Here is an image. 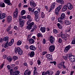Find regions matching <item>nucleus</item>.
<instances>
[{
	"label": "nucleus",
	"instance_id": "obj_27",
	"mask_svg": "<svg viewBox=\"0 0 75 75\" xmlns=\"http://www.w3.org/2000/svg\"><path fill=\"white\" fill-rule=\"evenodd\" d=\"M8 37L7 36L5 37L4 39V41H6V42H8Z\"/></svg>",
	"mask_w": 75,
	"mask_h": 75
},
{
	"label": "nucleus",
	"instance_id": "obj_7",
	"mask_svg": "<svg viewBox=\"0 0 75 75\" xmlns=\"http://www.w3.org/2000/svg\"><path fill=\"white\" fill-rule=\"evenodd\" d=\"M68 59H69L70 60L71 62H75V56H71Z\"/></svg>",
	"mask_w": 75,
	"mask_h": 75
},
{
	"label": "nucleus",
	"instance_id": "obj_59",
	"mask_svg": "<svg viewBox=\"0 0 75 75\" xmlns=\"http://www.w3.org/2000/svg\"><path fill=\"white\" fill-rule=\"evenodd\" d=\"M62 39L61 38H59L58 40L59 42V43H61V42H62Z\"/></svg>",
	"mask_w": 75,
	"mask_h": 75
},
{
	"label": "nucleus",
	"instance_id": "obj_57",
	"mask_svg": "<svg viewBox=\"0 0 75 75\" xmlns=\"http://www.w3.org/2000/svg\"><path fill=\"white\" fill-rule=\"evenodd\" d=\"M25 48L27 50H28L29 49V47H28V46L27 45H26L25 46Z\"/></svg>",
	"mask_w": 75,
	"mask_h": 75
},
{
	"label": "nucleus",
	"instance_id": "obj_51",
	"mask_svg": "<svg viewBox=\"0 0 75 75\" xmlns=\"http://www.w3.org/2000/svg\"><path fill=\"white\" fill-rule=\"evenodd\" d=\"M60 64L62 66H63V65H64V64H65V62H64V61H62L61 62Z\"/></svg>",
	"mask_w": 75,
	"mask_h": 75
},
{
	"label": "nucleus",
	"instance_id": "obj_34",
	"mask_svg": "<svg viewBox=\"0 0 75 75\" xmlns=\"http://www.w3.org/2000/svg\"><path fill=\"white\" fill-rule=\"evenodd\" d=\"M35 20L37 22H38L40 20V19L38 18V16H35Z\"/></svg>",
	"mask_w": 75,
	"mask_h": 75
},
{
	"label": "nucleus",
	"instance_id": "obj_55",
	"mask_svg": "<svg viewBox=\"0 0 75 75\" xmlns=\"http://www.w3.org/2000/svg\"><path fill=\"white\" fill-rule=\"evenodd\" d=\"M50 64H54V65H55L56 64V62L55 61H53L51 62H50Z\"/></svg>",
	"mask_w": 75,
	"mask_h": 75
},
{
	"label": "nucleus",
	"instance_id": "obj_11",
	"mask_svg": "<svg viewBox=\"0 0 75 75\" xmlns=\"http://www.w3.org/2000/svg\"><path fill=\"white\" fill-rule=\"evenodd\" d=\"M30 4L31 7H35L36 6V4L33 1H31L30 2Z\"/></svg>",
	"mask_w": 75,
	"mask_h": 75
},
{
	"label": "nucleus",
	"instance_id": "obj_28",
	"mask_svg": "<svg viewBox=\"0 0 75 75\" xmlns=\"http://www.w3.org/2000/svg\"><path fill=\"white\" fill-rule=\"evenodd\" d=\"M7 59L9 62H11L12 61V58L11 56L8 57H7Z\"/></svg>",
	"mask_w": 75,
	"mask_h": 75
},
{
	"label": "nucleus",
	"instance_id": "obj_10",
	"mask_svg": "<svg viewBox=\"0 0 75 75\" xmlns=\"http://www.w3.org/2000/svg\"><path fill=\"white\" fill-rule=\"evenodd\" d=\"M70 48H71V46L70 45H69L67 47H66L64 49V52H67L68 51Z\"/></svg>",
	"mask_w": 75,
	"mask_h": 75
},
{
	"label": "nucleus",
	"instance_id": "obj_44",
	"mask_svg": "<svg viewBox=\"0 0 75 75\" xmlns=\"http://www.w3.org/2000/svg\"><path fill=\"white\" fill-rule=\"evenodd\" d=\"M18 53L19 55H22L23 54V51L21 49L20 51L18 52Z\"/></svg>",
	"mask_w": 75,
	"mask_h": 75
},
{
	"label": "nucleus",
	"instance_id": "obj_60",
	"mask_svg": "<svg viewBox=\"0 0 75 75\" xmlns=\"http://www.w3.org/2000/svg\"><path fill=\"white\" fill-rule=\"evenodd\" d=\"M34 69H35L34 71L33 72L34 73L35 72H36V69H37V67H34Z\"/></svg>",
	"mask_w": 75,
	"mask_h": 75
},
{
	"label": "nucleus",
	"instance_id": "obj_53",
	"mask_svg": "<svg viewBox=\"0 0 75 75\" xmlns=\"http://www.w3.org/2000/svg\"><path fill=\"white\" fill-rule=\"evenodd\" d=\"M34 22H32L29 25L31 27H33V25H34Z\"/></svg>",
	"mask_w": 75,
	"mask_h": 75
},
{
	"label": "nucleus",
	"instance_id": "obj_22",
	"mask_svg": "<svg viewBox=\"0 0 75 75\" xmlns=\"http://www.w3.org/2000/svg\"><path fill=\"white\" fill-rule=\"evenodd\" d=\"M40 30L42 33H45V28L42 27L40 28Z\"/></svg>",
	"mask_w": 75,
	"mask_h": 75
},
{
	"label": "nucleus",
	"instance_id": "obj_4",
	"mask_svg": "<svg viewBox=\"0 0 75 75\" xmlns=\"http://www.w3.org/2000/svg\"><path fill=\"white\" fill-rule=\"evenodd\" d=\"M72 56H74V55H72V53H70L69 54H67L66 56H64L63 57V58L66 61L67 59H68L70 58V57H71Z\"/></svg>",
	"mask_w": 75,
	"mask_h": 75
},
{
	"label": "nucleus",
	"instance_id": "obj_36",
	"mask_svg": "<svg viewBox=\"0 0 75 75\" xmlns=\"http://www.w3.org/2000/svg\"><path fill=\"white\" fill-rule=\"evenodd\" d=\"M57 25L59 28V29H61V30H62V27L60 25V24H59V23H58L57 24Z\"/></svg>",
	"mask_w": 75,
	"mask_h": 75
},
{
	"label": "nucleus",
	"instance_id": "obj_21",
	"mask_svg": "<svg viewBox=\"0 0 75 75\" xmlns=\"http://www.w3.org/2000/svg\"><path fill=\"white\" fill-rule=\"evenodd\" d=\"M12 19V18L11 16H8V18H7V20L8 22H10L11 21V19Z\"/></svg>",
	"mask_w": 75,
	"mask_h": 75
},
{
	"label": "nucleus",
	"instance_id": "obj_2",
	"mask_svg": "<svg viewBox=\"0 0 75 75\" xmlns=\"http://www.w3.org/2000/svg\"><path fill=\"white\" fill-rule=\"evenodd\" d=\"M18 21L19 22L20 24L21 25V28H22V27H23L24 25V20L21 18H20L19 19Z\"/></svg>",
	"mask_w": 75,
	"mask_h": 75
},
{
	"label": "nucleus",
	"instance_id": "obj_49",
	"mask_svg": "<svg viewBox=\"0 0 75 75\" xmlns=\"http://www.w3.org/2000/svg\"><path fill=\"white\" fill-rule=\"evenodd\" d=\"M13 17L14 18H16L17 16V15H18V14L16 13H14L13 14Z\"/></svg>",
	"mask_w": 75,
	"mask_h": 75
},
{
	"label": "nucleus",
	"instance_id": "obj_30",
	"mask_svg": "<svg viewBox=\"0 0 75 75\" xmlns=\"http://www.w3.org/2000/svg\"><path fill=\"white\" fill-rule=\"evenodd\" d=\"M25 10H22V11H21V14L22 16H23L24 14H25Z\"/></svg>",
	"mask_w": 75,
	"mask_h": 75
},
{
	"label": "nucleus",
	"instance_id": "obj_29",
	"mask_svg": "<svg viewBox=\"0 0 75 75\" xmlns=\"http://www.w3.org/2000/svg\"><path fill=\"white\" fill-rule=\"evenodd\" d=\"M6 18V16H5V14L3 13L1 14V19H3V18Z\"/></svg>",
	"mask_w": 75,
	"mask_h": 75
},
{
	"label": "nucleus",
	"instance_id": "obj_50",
	"mask_svg": "<svg viewBox=\"0 0 75 75\" xmlns=\"http://www.w3.org/2000/svg\"><path fill=\"white\" fill-rule=\"evenodd\" d=\"M62 65H61V64H58V67L59 69H61L62 68Z\"/></svg>",
	"mask_w": 75,
	"mask_h": 75
},
{
	"label": "nucleus",
	"instance_id": "obj_20",
	"mask_svg": "<svg viewBox=\"0 0 75 75\" xmlns=\"http://www.w3.org/2000/svg\"><path fill=\"white\" fill-rule=\"evenodd\" d=\"M38 12L37 11H36L34 12V14L35 15V17H38Z\"/></svg>",
	"mask_w": 75,
	"mask_h": 75
},
{
	"label": "nucleus",
	"instance_id": "obj_13",
	"mask_svg": "<svg viewBox=\"0 0 75 75\" xmlns=\"http://www.w3.org/2000/svg\"><path fill=\"white\" fill-rule=\"evenodd\" d=\"M56 1L61 4H64L65 3V2L63 0H57Z\"/></svg>",
	"mask_w": 75,
	"mask_h": 75
},
{
	"label": "nucleus",
	"instance_id": "obj_62",
	"mask_svg": "<svg viewBox=\"0 0 75 75\" xmlns=\"http://www.w3.org/2000/svg\"><path fill=\"white\" fill-rule=\"evenodd\" d=\"M42 75H47V74H46V72L45 71H43L42 72Z\"/></svg>",
	"mask_w": 75,
	"mask_h": 75
},
{
	"label": "nucleus",
	"instance_id": "obj_58",
	"mask_svg": "<svg viewBox=\"0 0 75 75\" xmlns=\"http://www.w3.org/2000/svg\"><path fill=\"white\" fill-rule=\"evenodd\" d=\"M13 45L12 43L11 42H10L9 43H8V46H11Z\"/></svg>",
	"mask_w": 75,
	"mask_h": 75
},
{
	"label": "nucleus",
	"instance_id": "obj_26",
	"mask_svg": "<svg viewBox=\"0 0 75 75\" xmlns=\"http://www.w3.org/2000/svg\"><path fill=\"white\" fill-rule=\"evenodd\" d=\"M60 17L62 19H64L65 17V13H62L61 16Z\"/></svg>",
	"mask_w": 75,
	"mask_h": 75
},
{
	"label": "nucleus",
	"instance_id": "obj_1",
	"mask_svg": "<svg viewBox=\"0 0 75 75\" xmlns=\"http://www.w3.org/2000/svg\"><path fill=\"white\" fill-rule=\"evenodd\" d=\"M14 70L13 69H11L10 71V75H17L20 74V72L18 71H16L13 72Z\"/></svg>",
	"mask_w": 75,
	"mask_h": 75
},
{
	"label": "nucleus",
	"instance_id": "obj_3",
	"mask_svg": "<svg viewBox=\"0 0 75 75\" xmlns=\"http://www.w3.org/2000/svg\"><path fill=\"white\" fill-rule=\"evenodd\" d=\"M67 6L68 9L71 10L73 8V6L70 3H68L66 4Z\"/></svg>",
	"mask_w": 75,
	"mask_h": 75
},
{
	"label": "nucleus",
	"instance_id": "obj_6",
	"mask_svg": "<svg viewBox=\"0 0 75 75\" xmlns=\"http://www.w3.org/2000/svg\"><path fill=\"white\" fill-rule=\"evenodd\" d=\"M55 49V46L54 45H50L49 47V50L50 52H53Z\"/></svg>",
	"mask_w": 75,
	"mask_h": 75
},
{
	"label": "nucleus",
	"instance_id": "obj_64",
	"mask_svg": "<svg viewBox=\"0 0 75 75\" xmlns=\"http://www.w3.org/2000/svg\"><path fill=\"white\" fill-rule=\"evenodd\" d=\"M37 62L38 65H40V64H41V62L40 60H38Z\"/></svg>",
	"mask_w": 75,
	"mask_h": 75
},
{
	"label": "nucleus",
	"instance_id": "obj_37",
	"mask_svg": "<svg viewBox=\"0 0 75 75\" xmlns=\"http://www.w3.org/2000/svg\"><path fill=\"white\" fill-rule=\"evenodd\" d=\"M21 43H22L21 41V40L18 41L17 42V45H20L21 44Z\"/></svg>",
	"mask_w": 75,
	"mask_h": 75
},
{
	"label": "nucleus",
	"instance_id": "obj_12",
	"mask_svg": "<svg viewBox=\"0 0 75 75\" xmlns=\"http://www.w3.org/2000/svg\"><path fill=\"white\" fill-rule=\"evenodd\" d=\"M29 49L32 51H35L36 50V47L33 45H31L29 47Z\"/></svg>",
	"mask_w": 75,
	"mask_h": 75
},
{
	"label": "nucleus",
	"instance_id": "obj_5",
	"mask_svg": "<svg viewBox=\"0 0 75 75\" xmlns=\"http://www.w3.org/2000/svg\"><path fill=\"white\" fill-rule=\"evenodd\" d=\"M31 74V71H30L29 69H27L25 71L24 75H30Z\"/></svg>",
	"mask_w": 75,
	"mask_h": 75
},
{
	"label": "nucleus",
	"instance_id": "obj_31",
	"mask_svg": "<svg viewBox=\"0 0 75 75\" xmlns=\"http://www.w3.org/2000/svg\"><path fill=\"white\" fill-rule=\"evenodd\" d=\"M0 6L1 7H5V4L4 3L0 2Z\"/></svg>",
	"mask_w": 75,
	"mask_h": 75
},
{
	"label": "nucleus",
	"instance_id": "obj_24",
	"mask_svg": "<svg viewBox=\"0 0 75 75\" xmlns=\"http://www.w3.org/2000/svg\"><path fill=\"white\" fill-rule=\"evenodd\" d=\"M64 24L67 25H68L71 24V22H70L69 21H68L67 20L64 21Z\"/></svg>",
	"mask_w": 75,
	"mask_h": 75
},
{
	"label": "nucleus",
	"instance_id": "obj_23",
	"mask_svg": "<svg viewBox=\"0 0 75 75\" xmlns=\"http://www.w3.org/2000/svg\"><path fill=\"white\" fill-rule=\"evenodd\" d=\"M55 6V2H54L53 3H52L51 6H50V8H52V9H54Z\"/></svg>",
	"mask_w": 75,
	"mask_h": 75
},
{
	"label": "nucleus",
	"instance_id": "obj_35",
	"mask_svg": "<svg viewBox=\"0 0 75 75\" xmlns=\"http://www.w3.org/2000/svg\"><path fill=\"white\" fill-rule=\"evenodd\" d=\"M59 11H60L59 10L57 9V8H56V9H55V14L56 15L58 14Z\"/></svg>",
	"mask_w": 75,
	"mask_h": 75
},
{
	"label": "nucleus",
	"instance_id": "obj_54",
	"mask_svg": "<svg viewBox=\"0 0 75 75\" xmlns=\"http://www.w3.org/2000/svg\"><path fill=\"white\" fill-rule=\"evenodd\" d=\"M4 63H3L1 64V65L0 66V69H2L3 68V67H4Z\"/></svg>",
	"mask_w": 75,
	"mask_h": 75
},
{
	"label": "nucleus",
	"instance_id": "obj_40",
	"mask_svg": "<svg viewBox=\"0 0 75 75\" xmlns=\"http://www.w3.org/2000/svg\"><path fill=\"white\" fill-rule=\"evenodd\" d=\"M51 71L50 70L47 71L46 72V75L48 74V75H50L51 74Z\"/></svg>",
	"mask_w": 75,
	"mask_h": 75
},
{
	"label": "nucleus",
	"instance_id": "obj_14",
	"mask_svg": "<svg viewBox=\"0 0 75 75\" xmlns=\"http://www.w3.org/2000/svg\"><path fill=\"white\" fill-rule=\"evenodd\" d=\"M2 47H4L5 48H6L7 47H8V42H7L5 43V44H3L2 45Z\"/></svg>",
	"mask_w": 75,
	"mask_h": 75
},
{
	"label": "nucleus",
	"instance_id": "obj_8",
	"mask_svg": "<svg viewBox=\"0 0 75 75\" xmlns=\"http://www.w3.org/2000/svg\"><path fill=\"white\" fill-rule=\"evenodd\" d=\"M55 39L52 36H51L50 37V41L51 44H53L54 42V40Z\"/></svg>",
	"mask_w": 75,
	"mask_h": 75
},
{
	"label": "nucleus",
	"instance_id": "obj_63",
	"mask_svg": "<svg viewBox=\"0 0 75 75\" xmlns=\"http://www.w3.org/2000/svg\"><path fill=\"white\" fill-rule=\"evenodd\" d=\"M47 52L46 51L43 52L42 53V55H44L45 54H47Z\"/></svg>",
	"mask_w": 75,
	"mask_h": 75
},
{
	"label": "nucleus",
	"instance_id": "obj_16",
	"mask_svg": "<svg viewBox=\"0 0 75 75\" xmlns=\"http://www.w3.org/2000/svg\"><path fill=\"white\" fill-rule=\"evenodd\" d=\"M29 43L30 44H33L34 43V39L32 38H30L29 40Z\"/></svg>",
	"mask_w": 75,
	"mask_h": 75
},
{
	"label": "nucleus",
	"instance_id": "obj_41",
	"mask_svg": "<svg viewBox=\"0 0 75 75\" xmlns=\"http://www.w3.org/2000/svg\"><path fill=\"white\" fill-rule=\"evenodd\" d=\"M62 20H63V19L61 18V17L59 18L58 19V22H61V21H62Z\"/></svg>",
	"mask_w": 75,
	"mask_h": 75
},
{
	"label": "nucleus",
	"instance_id": "obj_25",
	"mask_svg": "<svg viewBox=\"0 0 75 75\" xmlns=\"http://www.w3.org/2000/svg\"><path fill=\"white\" fill-rule=\"evenodd\" d=\"M34 52H31L30 54V57H34Z\"/></svg>",
	"mask_w": 75,
	"mask_h": 75
},
{
	"label": "nucleus",
	"instance_id": "obj_17",
	"mask_svg": "<svg viewBox=\"0 0 75 75\" xmlns=\"http://www.w3.org/2000/svg\"><path fill=\"white\" fill-rule=\"evenodd\" d=\"M21 50L20 47H18L16 48V50H15V52L16 53V54H17V52H20V51Z\"/></svg>",
	"mask_w": 75,
	"mask_h": 75
},
{
	"label": "nucleus",
	"instance_id": "obj_56",
	"mask_svg": "<svg viewBox=\"0 0 75 75\" xmlns=\"http://www.w3.org/2000/svg\"><path fill=\"white\" fill-rule=\"evenodd\" d=\"M35 10V8L34 7H33L31 8V11L32 13H33Z\"/></svg>",
	"mask_w": 75,
	"mask_h": 75
},
{
	"label": "nucleus",
	"instance_id": "obj_32",
	"mask_svg": "<svg viewBox=\"0 0 75 75\" xmlns=\"http://www.w3.org/2000/svg\"><path fill=\"white\" fill-rule=\"evenodd\" d=\"M13 61H15L16 60H17V59H18V57L16 56H14L13 57Z\"/></svg>",
	"mask_w": 75,
	"mask_h": 75
},
{
	"label": "nucleus",
	"instance_id": "obj_38",
	"mask_svg": "<svg viewBox=\"0 0 75 75\" xmlns=\"http://www.w3.org/2000/svg\"><path fill=\"white\" fill-rule=\"evenodd\" d=\"M62 7V5H59L58 7H57L56 8H57L59 10H60L61 9Z\"/></svg>",
	"mask_w": 75,
	"mask_h": 75
},
{
	"label": "nucleus",
	"instance_id": "obj_48",
	"mask_svg": "<svg viewBox=\"0 0 75 75\" xmlns=\"http://www.w3.org/2000/svg\"><path fill=\"white\" fill-rule=\"evenodd\" d=\"M53 31L54 34H57V33H58V30H57L54 29L53 30Z\"/></svg>",
	"mask_w": 75,
	"mask_h": 75
},
{
	"label": "nucleus",
	"instance_id": "obj_46",
	"mask_svg": "<svg viewBox=\"0 0 75 75\" xmlns=\"http://www.w3.org/2000/svg\"><path fill=\"white\" fill-rule=\"evenodd\" d=\"M11 28V27L10 26H9L7 28V31L8 32L9 31H10V30Z\"/></svg>",
	"mask_w": 75,
	"mask_h": 75
},
{
	"label": "nucleus",
	"instance_id": "obj_9",
	"mask_svg": "<svg viewBox=\"0 0 75 75\" xmlns=\"http://www.w3.org/2000/svg\"><path fill=\"white\" fill-rule=\"evenodd\" d=\"M46 58L48 59L49 60H51L52 59V56L50 54H47L46 55Z\"/></svg>",
	"mask_w": 75,
	"mask_h": 75
},
{
	"label": "nucleus",
	"instance_id": "obj_18",
	"mask_svg": "<svg viewBox=\"0 0 75 75\" xmlns=\"http://www.w3.org/2000/svg\"><path fill=\"white\" fill-rule=\"evenodd\" d=\"M59 37H61L62 39H64V40L66 41V39L65 38H66V37H65V35L64 34H59Z\"/></svg>",
	"mask_w": 75,
	"mask_h": 75
},
{
	"label": "nucleus",
	"instance_id": "obj_61",
	"mask_svg": "<svg viewBox=\"0 0 75 75\" xmlns=\"http://www.w3.org/2000/svg\"><path fill=\"white\" fill-rule=\"evenodd\" d=\"M15 67V64H12L11 65V67L13 68H14Z\"/></svg>",
	"mask_w": 75,
	"mask_h": 75
},
{
	"label": "nucleus",
	"instance_id": "obj_45",
	"mask_svg": "<svg viewBox=\"0 0 75 75\" xmlns=\"http://www.w3.org/2000/svg\"><path fill=\"white\" fill-rule=\"evenodd\" d=\"M71 43L72 44H75V38H73L72 40Z\"/></svg>",
	"mask_w": 75,
	"mask_h": 75
},
{
	"label": "nucleus",
	"instance_id": "obj_33",
	"mask_svg": "<svg viewBox=\"0 0 75 75\" xmlns=\"http://www.w3.org/2000/svg\"><path fill=\"white\" fill-rule=\"evenodd\" d=\"M27 18L28 19V20H30V21H32V19H31V16L29 15H28L27 16Z\"/></svg>",
	"mask_w": 75,
	"mask_h": 75
},
{
	"label": "nucleus",
	"instance_id": "obj_39",
	"mask_svg": "<svg viewBox=\"0 0 75 75\" xmlns=\"http://www.w3.org/2000/svg\"><path fill=\"white\" fill-rule=\"evenodd\" d=\"M31 27H32L30 25H29L27 26L26 28L28 30H31Z\"/></svg>",
	"mask_w": 75,
	"mask_h": 75
},
{
	"label": "nucleus",
	"instance_id": "obj_19",
	"mask_svg": "<svg viewBox=\"0 0 75 75\" xmlns=\"http://www.w3.org/2000/svg\"><path fill=\"white\" fill-rule=\"evenodd\" d=\"M4 1L5 3H7L8 5H10V0H4Z\"/></svg>",
	"mask_w": 75,
	"mask_h": 75
},
{
	"label": "nucleus",
	"instance_id": "obj_52",
	"mask_svg": "<svg viewBox=\"0 0 75 75\" xmlns=\"http://www.w3.org/2000/svg\"><path fill=\"white\" fill-rule=\"evenodd\" d=\"M31 21H30V20H28L27 22V25H30V22H31Z\"/></svg>",
	"mask_w": 75,
	"mask_h": 75
},
{
	"label": "nucleus",
	"instance_id": "obj_43",
	"mask_svg": "<svg viewBox=\"0 0 75 75\" xmlns=\"http://www.w3.org/2000/svg\"><path fill=\"white\" fill-rule=\"evenodd\" d=\"M14 13H16V14H18V8H16Z\"/></svg>",
	"mask_w": 75,
	"mask_h": 75
},
{
	"label": "nucleus",
	"instance_id": "obj_47",
	"mask_svg": "<svg viewBox=\"0 0 75 75\" xmlns=\"http://www.w3.org/2000/svg\"><path fill=\"white\" fill-rule=\"evenodd\" d=\"M41 17L42 18H44L45 17V14H44L43 12L42 13Z\"/></svg>",
	"mask_w": 75,
	"mask_h": 75
},
{
	"label": "nucleus",
	"instance_id": "obj_42",
	"mask_svg": "<svg viewBox=\"0 0 75 75\" xmlns=\"http://www.w3.org/2000/svg\"><path fill=\"white\" fill-rule=\"evenodd\" d=\"M37 35L38 38H40V37H42V35L40 33L38 34Z\"/></svg>",
	"mask_w": 75,
	"mask_h": 75
},
{
	"label": "nucleus",
	"instance_id": "obj_15",
	"mask_svg": "<svg viewBox=\"0 0 75 75\" xmlns=\"http://www.w3.org/2000/svg\"><path fill=\"white\" fill-rule=\"evenodd\" d=\"M67 4L65 5L63 7V8L62 9V11H65L67 10Z\"/></svg>",
	"mask_w": 75,
	"mask_h": 75
}]
</instances>
